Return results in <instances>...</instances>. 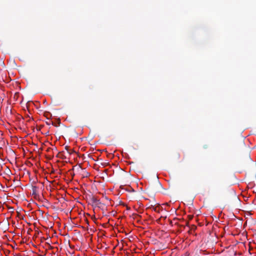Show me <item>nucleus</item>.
<instances>
[{
  "instance_id": "f257e3e1",
  "label": "nucleus",
  "mask_w": 256,
  "mask_h": 256,
  "mask_svg": "<svg viewBox=\"0 0 256 256\" xmlns=\"http://www.w3.org/2000/svg\"><path fill=\"white\" fill-rule=\"evenodd\" d=\"M90 198L92 206H95L98 208H102L104 206V204H102L99 200H98L96 196H92Z\"/></svg>"
},
{
  "instance_id": "f03ea898",
  "label": "nucleus",
  "mask_w": 256,
  "mask_h": 256,
  "mask_svg": "<svg viewBox=\"0 0 256 256\" xmlns=\"http://www.w3.org/2000/svg\"><path fill=\"white\" fill-rule=\"evenodd\" d=\"M32 194L35 196L38 195L37 194V187L36 186H32Z\"/></svg>"
},
{
  "instance_id": "7ed1b4c3",
  "label": "nucleus",
  "mask_w": 256,
  "mask_h": 256,
  "mask_svg": "<svg viewBox=\"0 0 256 256\" xmlns=\"http://www.w3.org/2000/svg\"><path fill=\"white\" fill-rule=\"evenodd\" d=\"M150 206L152 208V210L155 211L156 212H159L160 211V207L158 206H154L152 204L150 205Z\"/></svg>"
},
{
  "instance_id": "20e7f679",
  "label": "nucleus",
  "mask_w": 256,
  "mask_h": 256,
  "mask_svg": "<svg viewBox=\"0 0 256 256\" xmlns=\"http://www.w3.org/2000/svg\"><path fill=\"white\" fill-rule=\"evenodd\" d=\"M202 254V250H197L195 252V254H194V256H201Z\"/></svg>"
},
{
  "instance_id": "39448f33",
  "label": "nucleus",
  "mask_w": 256,
  "mask_h": 256,
  "mask_svg": "<svg viewBox=\"0 0 256 256\" xmlns=\"http://www.w3.org/2000/svg\"><path fill=\"white\" fill-rule=\"evenodd\" d=\"M184 256H190V254L186 253V254H185Z\"/></svg>"
},
{
  "instance_id": "423d86ee",
  "label": "nucleus",
  "mask_w": 256,
  "mask_h": 256,
  "mask_svg": "<svg viewBox=\"0 0 256 256\" xmlns=\"http://www.w3.org/2000/svg\"><path fill=\"white\" fill-rule=\"evenodd\" d=\"M66 149L68 151V146H66Z\"/></svg>"
},
{
  "instance_id": "0eeeda50",
  "label": "nucleus",
  "mask_w": 256,
  "mask_h": 256,
  "mask_svg": "<svg viewBox=\"0 0 256 256\" xmlns=\"http://www.w3.org/2000/svg\"><path fill=\"white\" fill-rule=\"evenodd\" d=\"M46 124H49V122H46Z\"/></svg>"
},
{
  "instance_id": "6e6552de",
  "label": "nucleus",
  "mask_w": 256,
  "mask_h": 256,
  "mask_svg": "<svg viewBox=\"0 0 256 256\" xmlns=\"http://www.w3.org/2000/svg\"><path fill=\"white\" fill-rule=\"evenodd\" d=\"M166 204V205H168V203H166V204Z\"/></svg>"
}]
</instances>
